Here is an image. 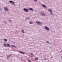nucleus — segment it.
Wrapping results in <instances>:
<instances>
[{
  "mask_svg": "<svg viewBox=\"0 0 62 62\" xmlns=\"http://www.w3.org/2000/svg\"><path fill=\"white\" fill-rule=\"evenodd\" d=\"M35 23H37L39 25H41L42 24V23L40 22L36 21Z\"/></svg>",
  "mask_w": 62,
  "mask_h": 62,
  "instance_id": "1",
  "label": "nucleus"
},
{
  "mask_svg": "<svg viewBox=\"0 0 62 62\" xmlns=\"http://www.w3.org/2000/svg\"><path fill=\"white\" fill-rule=\"evenodd\" d=\"M44 28L47 31H49V30H50V29H49V28L47 27L46 26Z\"/></svg>",
  "mask_w": 62,
  "mask_h": 62,
  "instance_id": "2",
  "label": "nucleus"
},
{
  "mask_svg": "<svg viewBox=\"0 0 62 62\" xmlns=\"http://www.w3.org/2000/svg\"><path fill=\"white\" fill-rule=\"evenodd\" d=\"M48 11H49V12H50V13L51 14V15H53V13L52 12V11L50 9H48Z\"/></svg>",
  "mask_w": 62,
  "mask_h": 62,
  "instance_id": "3",
  "label": "nucleus"
},
{
  "mask_svg": "<svg viewBox=\"0 0 62 62\" xmlns=\"http://www.w3.org/2000/svg\"><path fill=\"white\" fill-rule=\"evenodd\" d=\"M4 9L5 11H8V8H7L6 7H4Z\"/></svg>",
  "mask_w": 62,
  "mask_h": 62,
  "instance_id": "4",
  "label": "nucleus"
},
{
  "mask_svg": "<svg viewBox=\"0 0 62 62\" xmlns=\"http://www.w3.org/2000/svg\"><path fill=\"white\" fill-rule=\"evenodd\" d=\"M9 2L10 3H12L13 5H15V4H14V2L13 1L10 0L9 1Z\"/></svg>",
  "mask_w": 62,
  "mask_h": 62,
  "instance_id": "5",
  "label": "nucleus"
},
{
  "mask_svg": "<svg viewBox=\"0 0 62 62\" xmlns=\"http://www.w3.org/2000/svg\"><path fill=\"white\" fill-rule=\"evenodd\" d=\"M23 10H24L26 12H28V9H27L26 8H24Z\"/></svg>",
  "mask_w": 62,
  "mask_h": 62,
  "instance_id": "6",
  "label": "nucleus"
},
{
  "mask_svg": "<svg viewBox=\"0 0 62 62\" xmlns=\"http://www.w3.org/2000/svg\"><path fill=\"white\" fill-rule=\"evenodd\" d=\"M42 6L43 7V8H46V6H45V5H43V4H42Z\"/></svg>",
  "mask_w": 62,
  "mask_h": 62,
  "instance_id": "7",
  "label": "nucleus"
},
{
  "mask_svg": "<svg viewBox=\"0 0 62 62\" xmlns=\"http://www.w3.org/2000/svg\"><path fill=\"white\" fill-rule=\"evenodd\" d=\"M41 14L43 16H45V14H44L43 13H42Z\"/></svg>",
  "mask_w": 62,
  "mask_h": 62,
  "instance_id": "8",
  "label": "nucleus"
},
{
  "mask_svg": "<svg viewBox=\"0 0 62 62\" xmlns=\"http://www.w3.org/2000/svg\"><path fill=\"white\" fill-rule=\"evenodd\" d=\"M35 59L36 60H39V58H38V57H36L35 58Z\"/></svg>",
  "mask_w": 62,
  "mask_h": 62,
  "instance_id": "9",
  "label": "nucleus"
},
{
  "mask_svg": "<svg viewBox=\"0 0 62 62\" xmlns=\"http://www.w3.org/2000/svg\"><path fill=\"white\" fill-rule=\"evenodd\" d=\"M29 10H33V9L30 8L29 9Z\"/></svg>",
  "mask_w": 62,
  "mask_h": 62,
  "instance_id": "10",
  "label": "nucleus"
},
{
  "mask_svg": "<svg viewBox=\"0 0 62 62\" xmlns=\"http://www.w3.org/2000/svg\"><path fill=\"white\" fill-rule=\"evenodd\" d=\"M12 47H15V48H16L17 47L16 46H15L13 45H11Z\"/></svg>",
  "mask_w": 62,
  "mask_h": 62,
  "instance_id": "11",
  "label": "nucleus"
},
{
  "mask_svg": "<svg viewBox=\"0 0 62 62\" xmlns=\"http://www.w3.org/2000/svg\"><path fill=\"white\" fill-rule=\"evenodd\" d=\"M4 40L5 41H8V40H7V39H4Z\"/></svg>",
  "mask_w": 62,
  "mask_h": 62,
  "instance_id": "12",
  "label": "nucleus"
},
{
  "mask_svg": "<svg viewBox=\"0 0 62 62\" xmlns=\"http://www.w3.org/2000/svg\"><path fill=\"white\" fill-rule=\"evenodd\" d=\"M21 32L23 33H24V30H21Z\"/></svg>",
  "mask_w": 62,
  "mask_h": 62,
  "instance_id": "13",
  "label": "nucleus"
},
{
  "mask_svg": "<svg viewBox=\"0 0 62 62\" xmlns=\"http://www.w3.org/2000/svg\"><path fill=\"white\" fill-rule=\"evenodd\" d=\"M7 45H8V47H10V45H9L7 43Z\"/></svg>",
  "mask_w": 62,
  "mask_h": 62,
  "instance_id": "14",
  "label": "nucleus"
},
{
  "mask_svg": "<svg viewBox=\"0 0 62 62\" xmlns=\"http://www.w3.org/2000/svg\"><path fill=\"white\" fill-rule=\"evenodd\" d=\"M19 52H20L21 53H22V54H24V53L23 52H22L19 51Z\"/></svg>",
  "mask_w": 62,
  "mask_h": 62,
  "instance_id": "15",
  "label": "nucleus"
},
{
  "mask_svg": "<svg viewBox=\"0 0 62 62\" xmlns=\"http://www.w3.org/2000/svg\"><path fill=\"white\" fill-rule=\"evenodd\" d=\"M4 46H6V47H8V46H7V45H6L5 44H4Z\"/></svg>",
  "mask_w": 62,
  "mask_h": 62,
  "instance_id": "16",
  "label": "nucleus"
},
{
  "mask_svg": "<svg viewBox=\"0 0 62 62\" xmlns=\"http://www.w3.org/2000/svg\"><path fill=\"white\" fill-rule=\"evenodd\" d=\"M28 61H29V62H31V61L30 60H27Z\"/></svg>",
  "mask_w": 62,
  "mask_h": 62,
  "instance_id": "17",
  "label": "nucleus"
},
{
  "mask_svg": "<svg viewBox=\"0 0 62 62\" xmlns=\"http://www.w3.org/2000/svg\"><path fill=\"white\" fill-rule=\"evenodd\" d=\"M31 54V55H33V54L32 53H30Z\"/></svg>",
  "mask_w": 62,
  "mask_h": 62,
  "instance_id": "18",
  "label": "nucleus"
},
{
  "mask_svg": "<svg viewBox=\"0 0 62 62\" xmlns=\"http://www.w3.org/2000/svg\"><path fill=\"white\" fill-rule=\"evenodd\" d=\"M7 59H9V57H8V56H7Z\"/></svg>",
  "mask_w": 62,
  "mask_h": 62,
  "instance_id": "19",
  "label": "nucleus"
},
{
  "mask_svg": "<svg viewBox=\"0 0 62 62\" xmlns=\"http://www.w3.org/2000/svg\"><path fill=\"white\" fill-rule=\"evenodd\" d=\"M33 23H32V22H29V24H32Z\"/></svg>",
  "mask_w": 62,
  "mask_h": 62,
  "instance_id": "20",
  "label": "nucleus"
},
{
  "mask_svg": "<svg viewBox=\"0 0 62 62\" xmlns=\"http://www.w3.org/2000/svg\"><path fill=\"white\" fill-rule=\"evenodd\" d=\"M46 42L47 43H49V41H47Z\"/></svg>",
  "mask_w": 62,
  "mask_h": 62,
  "instance_id": "21",
  "label": "nucleus"
},
{
  "mask_svg": "<svg viewBox=\"0 0 62 62\" xmlns=\"http://www.w3.org/2000/svg\"><path fill=\"white\" fill-rule=\"evenodd\" d=\"M9 22H11V20H9Z\"/></svg>",
  "mask_w": 62,
  "mask_h": 62,
  "instance_id": "22",
  "label": "nucleus"
},
{
  "mask_svg": "<svg viewBox=\"0 0 62 62\" xmlns=\"http://www.w3.org/2000/svg\"><path fill=\"white\" fill-rule=\"evenodd\" d=\"M8 56L9 57H10V56H11V55H9Z\"/></svg>",
  "mask_w": 62,
  "mask_h": 62,
  "instance_id": "23",
  "label": "nucleus"
},
{
  "mask_svg": "<svg viewBox=\"0 0 62 62\" xmlns=\"http://www.w3.org/2000/svg\"><path fill=\"white\" fill-rule=\"evenodd\" d=\"M0 10H2V9L1 8H0Z\"/></svg>",
  "mask_w": 62,
  "mask_h": 62,
  "instance_id": "24",
  "label": "nucleus"
},
{
  "mask_svg": "<svg viewBox=\"0 0 62 62\" xmlns=\"http://www.w3.org/2000/svg\"><path fill=\"white\" fill-rule=\"evenodd\" d=\"M4 23H7L6 22V21L4 22Z\"/></svg>",
  "mask_w": 62,
  "mask_h": 62,
  "instance_id": "25",
  "label": "nucleus"
},
{
  "mask_svg": "<svg viewBox=\"0 0 62 62\" xmlns=\"http://www.w3.org/2000/svg\"><path fill=\"white\" fill-rule=\"evenodd\" d=\"M35 1H37V0H34Z\"/></svg>",
  "mask_w": 62,
  "mask_h": 62,
  "instance_id": "26",
  "label": "nucleus"
},
{
  "mask_svg": "<svg viewBox=\"0 0 62 62\" xmlns=\"http://www.w3.org/2000/svg\"><path fill=\"white\" fill-rule=\"evenodd\" d=\"M61 52H62V49L61 50Z\"/></svg>",
  "mask_w": 62,
  "mask_h": 62,
  "instance_id": "27",
  "label": "nucleus"
},
{
  "mask_svg": "<svg viewBox=\"0 0 62 62\" xmlns=\"http://www.w3.org/2000/svg\"><path fill=\"white\" fill-rule=\"evenodd\" d=\"M51 58H53L52 57H51Z\"/></svg>",
  "mask_w": 62,
  "mask_h": 62,
  "instance_id": "28",
  "label": "nucleus"
},
{
  "mask_svg": "<svg viewBox=\"0 0 62 62\" xmlns=\"http://www.w3.org/2000/svg\"><path fill=\"white\" fill-rule=\"evenodd\" d=\"M45 59H46V58H45Z\"/></svg>",
  "mask_w": 62,
  "mask_h": 62,
  "instance_id": "29",
  "label": "nucleus"
}]
</instances>
